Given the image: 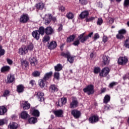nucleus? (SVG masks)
<instances>
[{
  "label": "nucleus",
  "instance_id": "obj_49",
  "mask_svg": "<svg viewBox=\"0 0 129 129\" xmlns=\"http://www.w3.org/2000/svg\"><path fill=\"white\" fill-rule=\"evenodd\" d=\"M84 35H85V32L81 34L79 36V39L80 40L81 43H85V42H82V40L84 38Z\"/></svg>",
  "mask_w": 129,
  "mask_h": 129
},
{
  "label": "nucleus",
  "instance_id": "obj_56",
  "mask_svg": "<svg viewBox=\"0 0 129 129\" xmlns=\"http://www.w3.org/2000/svg\"><path fill=\"white\" fill-rule=\"evenodd\" d=\"M79 2L81 4V5H87V0H79Z\"/></svg>",
  "mask_w": 129,
  "mask_h": 129
},
{
  "label": "nucleus",
  "instance_id": "obj_58",
  "mask_svg": "<svg viewBox=\"0 0 129 129\" xmlns=\"http://www.w3.org/2000/svg\"><path fill=\"white\" fill-rule=\"evenodd\" d=\"M115 85H117V82H112L109 84V87H113V86H115Z\"/></svg>",
  "mask_w": 129,
  "mask_h": 129
},
{
  "label": "nucleus",
  "instance_id": "obj_55",
  "mask_svg": "<svg viewBox=\"0 0 129 129\" xmlns=\"http://www.w3.org/2000/svg\"><path fill=\"white\" fill-rule=\"evenodd\" d=\"M123 5L125 8L129 7V0H124Z\"/></svg>",
  "mask_w": 129,
  "mask_h": 129
},
{
  "label": "nucleus",
  "instance_id": "obj_33",
  "mask_svg": "<svg viewBox=\"0 0 129 129\" xmlns=\"http://www.w3.org/2000/svg\"><path fill=\"white\" fill-rule=\"evenodd\" d=\"M109 101H110V96L108 95H105L103 99L104 103H108Z\"/></svg>",
  "mask_w": 129,
  "mask_h": 129
},
{
  "label": "nucleus",
  "instance_id": "obj_46",
  "mask_svg": "<svg viewBox=\"0 0 129 129\" xmlns=\"http://www.w3.org/2000/svg\"><path fill=\"white\" fill-rule=\"evenodd\" d=\"M53 76L55 79L58 80V79L60 78V73H59V72H55L54 73Z\"/></svg>",
  "mask_w": 129,
  "mask_h": 129
},
{
  "label": "nucleus",
  "instance_id": "obj_2",
  "mask_svg": "<svg viewBox=\"0 0 129 129\" xmlns=\"http://www.w3.org/2000/svg\"><path fill=\"white\" fill-rule=\"evenodd\" d=\"M128 61V59H127V57L121 56L118 59V64H119V65H125Z\"/></svg>",
  "mask_w": 129,
  "mask_h": 129
},
{
  "label": "nucleus",
  "instance_id": "obj_15",
  "mask_svg": "<svg viewBox=\"0 0 129 129\" xmlns=\"http://www.w3.org/2000/svg\"><path fill=\"white\" fill-rule=\"evenodd\" d=\"M30 113H31L32 115H33V116H40V112L37 109H32V110L30 111Z\"/></svg>",
  "mask_w": 129,
  "mask_h": 129
},
{
  "label": "nucleus",
  "instance_id": "obj_29",
  "mask_svg": "<svg viewBox=\"0 0 129 129\" xmlns=\"http://www.w3.org/2000/svg\"><path fill=\"white\" fill-rule=\"evenodd\" d=\"M93 35V32L90 33L88 35L84 36V38L82 40V42H86L89 38H91Z\"/></svg>",
  "mask_w": 129,
  "mask_h": 129
},
{
  "label": "nucleus",
  "instance_id": "obj_48",
  "mask_svg": "<svg viewBox=\"0 0 129 129\" xmlns=\"http://www.w3.org/2000/svg\"><path fill=\"white\" fill-rule=\"evenodd\" d=\"M100 73V68L99 67H95L94 69V73L95 74H98Z\"/></svg>",
  "mask_w": 129,
  "mask_h": 129
},
{
  "label": "nucleus",
  "instance_id": "obj_4",
  "mask_svg": "<svg viewBox=\"0 0 129 129\" xmlns=\"http://www.w3.org/2000/svg\"><path fill=\"white\" fill-rule=\"evenodd\" d=\"M89 120L91 123H95L99 120V117L96 115H94L89 118Z\"/></svg>",
  "mask_w": 129,
  "mask_h": 129
},
{
  "label": "nucleus",
  "instance_id": "obj_1",
  "mask_svg": "<svg viewBox=\"0 0 129 129\" xmlns=\"http://www.w3.org/2000/svg\"><path fill=\"white\" fill-rule=\"evenodd\" d=\"M84 92L87 93L88 95L94 93V86L93 85H89L83 89Z\"/></svg>",
  "mask_w": 129,
  "mask_h": 129
},
{
  "label": "nucleus",
  "instance_id": "obj_30",
  "mask_svg": "<svg viewBox=\"0 0 129 129\" xmlns=\"http://www.w3.org/2000/svg\"><path fill=\"white\" fill-rule=\"evenodd\" d=\"M7 80L9 83H12L15 81V76L12 75H9L8 76Z\"/></svg>",
  "mask_w": 129,
  "mask_h": 129
},
{
  "label": "nucleus",
  "instance_id": "obj_13",
  "mask_svg": "<svg viewBox=\"0 0 129 129\" xmlns=\"http://www.w3.org/2000/svg\"><path fill=\"white\" fill-rule=\"evenodd\" d=\"M78 106V102L76 100H73L70 104V108H75Z\"/></svg>",
  "mask_w": 129,
  "mask_h": 129
},
{
  "label": "nucleus",
  "instance_id": "obj_11",
  "mask_svg": "<svg viewBox=\"0 0 129 129\" xmlns=\"http://www.w3.org/2000/svg\"><path fill=\"white\" fill-rule=\"evenodd\" d=\"M89 16V12H88V11H85L84 12H82L80 14V19H86L87 17Z\"/></svg>",
  "mask_w": 129,
  "mask_h": 129
},
{
  "label": "nucleus",
  "instance_id": "obj_36",
  "mask_svg": "<svg viewBox=\"0 0 129 129\" xmlns=\"http://www.w3.org/2000/svg\"><path fill=\"white\" fill-rule=\"evenodd\" d=\"M62 68L63 67L61 66V64L58 63L54 67V70L55 71H61Z\"/></svg>",
  "mask_w": 129,
  "mask_h": 129
},
{
  "label": "nucleus",
  "instance_id": "obj_20",
  "mask_svg": "<svg viewBox=\"0 0 129 129\" xmlns=\"http://www.w3.org/2000/svg\"><path fill=\"white\" fill-rule=\"evenodd\" d=\"M8 111L7 107L5 106H0V115H4V114Z\"/></svg>",
  "mask_w": 129,
  "mask_h": 129
},
{
  "label": "nucleus",
  "instance_id": "obj_31",
  "mask_svg": "<svg viewBox=\"0 0 129 129\" xmlns=\"http://www.w3.org/2000/svg\"><path fill=\"white\" fill-rule=\"evenodd\" d=\"M29 61L32 66H35L36 64H37V59L35 57L29 58Z\"/></svg>",
  "mask_w": 129,
  "mask_h": 129
},
{
  "label": "nucleus",
  "instance_id": "obj_24",
  "mask_svg": "<svg viewBox=\"0 0 129 129\" xmlns=\"http://www.w3.org/2000/svg\"><path fill=\"white\" fill-rule=\"evenodd\" d=\"M18 126V123L13 122L12 123H10L8 127L11 129H17Z\"/></svg>",
  "mask_w": 129,
  "mask_h": 129
},
{
  "label": "nucleus",
  "instance_id": "obj_16",
  "mask_svg": "<svg viewBox=\"0 0 129 129\" xmlns=\"http://www.w3.org/2000/svg\"><path fill=\"white\" fill-rule=\"evenodd\" d=\"M27 48L25 47H21L19 49V54L20 55H25V54H27L28 53V49H27Z\"/></svg>",
  "mask_w": 129,
  "mask_h": 129
},
{
  "label": "nucleus",
  "instance_id": "obj_42",
  "mask_svg": "<svg viewBox=\"0 0 129 129\" xmlns=\"http://www.w3.org/2000/svg\"><path fill=\"white\" fill-rule=\"evenodd\" d=\"M5 53L6 51H5V49H3V47L2 46V45H0V57H2V56H4Z\"/></svg>",
  "mask_w": 129,
  "mask_h": 129
},
{
  "label": "nucleus",
  "instance_id": "obj_39",
  "mask_svg": "<svg viewBox=\"0 0 129 129\" xmlns=\"http://www.w3.org/2000/svg\"><path fill=\"white\" fill-rule=\"evenodd\" d=\"M95 20V17H91L89 18H86L85 21L87 23H89V22H92V21H94Z\"/></svg>",
  "mask_w": 129,
  "mask_h": 129
},
{
  "label": "nucleus",
  "instance_id": "obj_62",
  "mask_svg": "<svg viewBox=\"0 0 129 129\" xmlns=\"http://www.w3.org/2000/svg\"><path fill=\"white\" fill-rule=\"evenodd\" d=\"M62 29H63V26L62 25V24H60L58 26V28L57 30L58 32H60V31H62Z\"/></svg>",
  "mask_w": 129,
  "mask_h": 129
},
{
  "label": "nucleus",
  "instance_id": "obj_52",
  "mask_svg": "<svg viewBox=\"0 0 129 129\" xmlns=\"http://www.w3.org/2000/svg\"><path fill=\"white\" fill-rule=\"evenodd\" d=\"M80 44V41L78 39L76 40L73 43V45L74 46H78Z\"/></svg>",
  "mask_w": 129,
  "mask_h": 129
},
{
  "label": "nucleus",
  "instance_id": "obj_64",
  "mask_svg": "<svg viewBox=\"0 0 129 129\" xmlns=\"http://www.w3.org/2000/svg\"><path fill=\"white\" fill-rule=\"evenodd\" d=\"M59 11H61V12H64L65 11V7L63 6H60L59 7Z\"/></svg>",
  "mask_w": 129,
  "mask_h": 129
},
{
  "label": "nucleus",
  "instance_id": "obj_21",
  "mask_svg": "<svg viewBox=\"0 0 129 129\" xmlns=\"http://www.w3.org/2000/svg\"><path fill=\"white\" fill-rule=\"evenodd\" d=\"M32 35L36 40L40 39V33L39 34L38 30L34 31L32 33Z\"/></svg>",
  "mask_w": 129,
  "mask_h": 129
},
{
  "label": "nucleus",
  "instance_id": "obj_12",
  "mask_svg": "<svg viewBox=\"0 0 129 129\" xmlns=\"http://www.w3.org/2000/svg\"><path fill=\"white\" fill-rule=\"evenodd\" d=\"M44 21L45 25L48 26L51 23V14L46 15Z\"/></svg>",
  "mask_w": 129,
  "mask_h": 129
},
{
  "label": "nucleus",
  "instance_id": "obj_45",
  "mask_svg": "<svg viewBox=\"0 0 129 129\" xmlns=\"http://www.w3.org/2000/svg\"><path fill=\"white\" fill-rule=\"evenodd\" d=\"M124 46L125 48H129V38H127L124 41Z\"/></svg>",
  "mask_w": 129,
  "mask_h": 129
},
{
  "label": "nucleus",
  "instance_id": "obj_5",
  "mask_svg": "<svg viewBox=\"0 0 129 129\" xmlns=\"http://www.w3.org/2000/svg\"><path fill=\"white\" fill-rule=\"evenodd\" d=\"M53 113L56 117H63V114L64 112L61 109L54 110Z\"/></svg>",
  "mask_w": 129,
  "mask_h": 129
},
{
  "label": "nucleus",
  "instance_id": "obj_19",
  "mask_svg": "<svg viewBox=\"0 0 129 129\" xmlns=\"http://www.w3.org/2000/svg\"><path fill=\"white\" fill-rule=\"evenodd\" d=\"M44 93L43 92H38L37 93V97L38 98L39 101L42 102V101H44Z\"/></svg>",
  "mask_w": 129,
  "mask_h": 129
},
{
  "label": "nucleus",
  "instance_id": "obj_27",
  "mask_svg": "<svg viewBox=\"0 0 129 129\" xmlns=\"http://www.w3.org/2000/svg\"><path fill=\"white\" fill-rule=\"evenodd\" d=\"M103 63L104 64V65L108 64V63H109V57L108 56L104 55L103 56Z\"/></svg>",
  "mask_w": 129,
  "mask_h": 129
},
{
  "label": "nucleus",
  "instance_id": "obj_25",
  "mask_svg": "<svg viewBox=\"0 0 129 129\" xmlns=\"http://www.w3.org/2000/svg\"><path fill=\"white\" fill-rule=\"evenodd\" d=\"M21 117L23 119H26V118H28V117H29V114H28L27 111H22L21 113Z\"/></svg>",
  "mask_w": 129,
  "mask_h": 129
},
{
  "label": "nucleus",
  "instance_id": "obj_32",
  "mask_svg": "<svg viewBox=\"0 0 129 129\" xmlns=\"http://www.w3.org/2000/svg\"><path fill=\"white\" fill-rule=\"evenodd\" d=\"M28 121L29 123H31V124H34L36 123L38 120H37V118L32 117L29 119Z\"/></svg>",
  "mask_w": 129,
  "mask_h": 129
},
{
  "label": "nucleus",
  "instance_id": "obj_60",
  "mask_svg": "<svg viewBox=\"0 0 129 129\" xmlns=\"http://www.w3.org/2000/svg\"><path fill=\"white\" fill-rule=\"evenodd\" d=\"M126 100V98H125V96H124L121 99V103H122V104H124V102H125Z\"/></svg>",
  "mask_w": 129,
  "mask_h": 129
},
{
  "label": "nucleus",
  "instance_id": "obj_44",
  "mask_svg": "<svg viewBox=\"0 0 129 129\" xmlns=\"http://www.w3.org/2000/svg\"><path fill=\"white\" fill-rule=\"evenodd\" d=\"M48 41H50V36H49L48 35H45L43 38V42L46 43V42H48Z\"/></svg>",
  "mask_w": 129,
  "mask_h": 129
},
{
  "label": "nucleus",
  "instance_id": "obj_17",
  "mask_svg": "<svg viewBox=\"0 0 129 129\" xmlns=\"http://www.w3.org/2000/svg\"><path fill=\"white\" fill-rule=\"evenodd\" d=\"M35 7L38 10H43L45 8V4L43 2H40L36 4Z\"/></svg>",
  "mask_w": 129,
  "mask_h": 129
},
{
  "label": "nucleus",
  "instance_id": "obj_57",
  "mask_svg": "<svg viewBox=\"0 0 129 129\" xmlns=\"http://www.w3.org/2000/svg\"><path fill=\"white\" fill-rule=\"evenodd\" d=\"M118 33H119L121 35H124V34L126 33V30H125V29H121L118 31Z\"/></svg>",
  "mask_w": 129,
  "mask_h": 129
},
{
  "label": "nucleus",
  "instance_id": "obj_26",
  "mask_svg": "<svg viewBox=\"0 0 129 129\" xmlns=\"http://www.w3.org/2000/svg\"><path fill=\"white\" fill-rule=\"evenodd\" d=\"M67 102V99L66 98H62L61 100L58 101V106H62Z\"/></svg>",
  "mask_w": 129,
  "mask_h": 129
},
{
  "label": "nucleus",
  "instance_id": "obj_38",
  "mask_svg": "<svg viewBox=\"0 0 129 129\" xmlns=\"http://www.w3.org/2000/svg\"><path fill=\"white\" fill-rule=\"evenodd\" d=\"M66 17L69 20H72V19L74 18V15L72 13L69 12V13H67Z\"/></svg>",
  "mask_w": 129,
  "mask_h": 129
},
{
  "label": "nucleus",
  "instance_id": "obj_9",
  "mask_svg": "<svg viewBox=\"0 0 129 129\" xmlns=\"http://www.w3.org/2000/svg\"><path fill=\"white\" fill-rule=\"evenodd\" d=\"M49 91L51 93H55L58 91V88L57 86L54 84H52L49 86Z\"/></svg>",
  "mask_w": 129,
  "mask_h": 129
},
{
  "label": "nucleus",
  "instance_id": "obj_22",
  "mask_svg": "<svg viewBox=\"0 0 129 129\" xmlns=\"http://www.w3.org/2000/svg\"><path fill=\"white\" fill-rule=\"evenodd\" d=\"M25 87L23 85H19L17 86V91L18 93H22L24 92Z\"/></svg>",
  "mask_w": 129,
  "mask_h": 129
},
{
  "label": "nucleus",
  "instance_id": "obj_47",
  "mask_svg": "<svg viewBox=\"0 0 129 129\" xmlns=\"http://www.w3.org/2000/svg\"><path fill=\"white\" fill-rule=\"evenodd\" d=\"M6 122H8L7 118L0 119V125H4Z\"/></svg>",
  "mask_w": 129,
  "mask_h": 129
},
{
  "label": "nucleus",
  "instance_id": "obj_10",
  "mask_svg": "<svg viewBox=\"0 0 129 129\" xmlns=\"http://www.w3.org/2000/svg\"><path fill=\"white\" fill-rule=\"evenodd\" d=\"M45 33L46 35H52L54 34V29L50 26L47 27L45 29Z\"/></svg>",
  "mask_w": 129,
  "mask_h": 129
},
{
  "label": "nucleus",
  "instance_id": "obj_54",
  "mask_svg": "<svg viewBox=\"0 0 129 129\" xmlns=\"http://www.w3.org/2000/svg\"><path fill=\"white\" fill-rule=\"evenodd\" d=\"M32 75L34 76V77H38L40 75V72L35 71L32 73Z\"/></svg>",
  "mask_w": 129,
  "mask_h": 129
},
{
  "label": "nucleus",
  "instance_id": "obj_51",
  "mask_svg": "<svg viewBox=\"0 0 129 129\" xmlns=\"http://www.w3.org/2000/svg\"><path fill=\"white\" fill-rule=\"evenodd\" d=\"M116 37L117 39H119V40H121V39H123L124 38L123 35L121 34L119 32H118V34L116 35Z\"/></svg>",
  "mask_w": 129,
  "mask_h": 129
},
{
  "label": "nucleus",
  "instance_id": "obj_35",
  "mask_svg": "<svg viewBox=\"0 0 129 129\" xmlns=\"http://www.w3.org/2000/svg\"><path fill=\"white\" fill-rule=\"evenodd\" d=\"M70 55L71 54H70V52H69V51H67L66 52H62L60 54V56H62V57H64V58H68V57L70 56Z\"/></svg>",
  "mask_w": 129,
  "mask_h": 129
},
{
  "label": "nucleus",
  "instance_id": "obj_61",
  "mask_svg": "<svg viewBox=\"0 0 129 129\" xmlns=\"http://www.w3.org/2000/svg\"><path fill=\"white\" fill-rule=\"evenodd\" d=\"M97 39H99V34L96 33L94 36V40H97Z\"/></svg>",
  "mask_w": 129,
  "mask_h": 129
},
{
  "label": "nucleus",
  "instance_id": "obj_59",
  "mask_svg": "<svg viewBox=\"0 0 129 129\" xmlns=\"http://www.w3.org/2000/svg\"><path fill=\"white\" fill-rule=\"evenodd\" d=\"M102 40H103V42L104 43H106V42H107V40H108L107 36L104 35L103 37Z\"/></svg>",
  "mask_w": 129,
  "mask_h": 129
},
{
  "label": "nucleus",
  "instance_id": "obj_3",
  "mask_svg": "<svg viewBox=\"0 0 129 129\" xmlns=\"http://www.w3.org/2000/svg\"><path fill=\"white\" fill-rule=\"evenodd\" d=\"M110 71V70H109V68L107 67L104 68L99 73V75L100 77H106V76H107V75H108Z\"/></svg>",
  "mask_w": 129,
  "mask_h": 129
},
{
  "label": "nucleus",
  "instance_id": "obj_43",
  "mask_svg": "<svg viewBox=\"0 0 129 129\" xmlns=\"http://www.w3.org/2000/svg\"><path fill=\"white\" fill-rule=\"evenodd\" d=\"M67 60L70 62V63H72L74 62V57L72 56L71 54L67 58Z\"/></svg>",
  "mask_w": 129,
  "mask_h": 129
},
{
  "label": "nucleus",
  "instance_id": "obj_63",
  "mask_svg": "<svg viewBox=\"0 0 129 129\" xmlns=\"http://www.w3.org/2000/svg\"><path fill=\"white\" fill-rule=\"evenodd\" d=\"M7 63H8V64H9V65H12V64H13V60H12L10 58H8L7 59Z\"/></svg>",
  "mask_w": 129,
  "mask_h": 129
},
{
  "label": "nucleus",
  "instance_id": "obj_40",
  "mask_svg": "<svg viewBox=\"0 0 129 129\" xmlns=\"http://www.w3.org/2000/svg\"><path fill=\"white\" fill-rule=\"evenodd\" d=\"M27 49V51H32L34 49V45H33L32 43H30V44L27 46H25Z\"/></svg>",
  "mask_w": 129,
  "mask_h": 129
},
{
  "label": "nucleus",
  "instance_id": "obj_6",
  "mask_svg": "<svg viewBox=\"0 0 129 129\" xmlns=\"http://www.w3.org/2000/svg\"><path fill=\"white\" fill-rule=\"evenodd\" d=\"M71 114L73 115L75 118H79V117H80V115H81V112H80V111L76 109L72 110Z\"/></svg>",
  "mask_w": 129,
  "mask_h": 129
},
{
  "label": "nucleus",
  "instance_id": "obj_7",
  "mask_svg": "<svg viewBox=\"0 0 129 129\" xmlns=\"http://www.w3.org/2000/svg\"><path fill=\"white\" fill-rule=\"evenodd\" d=\"M28 21H29V16H28V14H23L21 15L20 19V23H27Z\"/></svg>",
  "mask_w": 129,
  "mask_h": 129
},
{
  "label": "nucleus",
  "instance_id": "obj_41",
  "mask_svg": "<svg viewBox=\"0 0 129 129\" xmlns=\"http://www.w3.org/2000/svg\"><path fill=\"white\" fill-rule=\"evenodd\" d=\"M103 23V20H102V18H98L97 21V25L98 26H101Z\"/></svg>",
  "mask_w": 129,
  "mask_h": 129
},
{
  "label": "nucleus",
  "instance_id": "obj_28",
  "mask_svg": "<svg viewBox=\"0 0 129 129\" xmlns=\"http://www.w3.org/2000/svg\"><path fill=\"white\" fill-rule=\"evenodd\" d=\"M46 84H47V81L44 80V79L40 80L39 82V85L41 88L45 87Z\"/></svg>",
  "mask_w": 129,
  "mask_h": 129
},
{
  "label": "nucleus",
  "instance_id": "obj_23",
  "mask_svg": "<svg viewBox=\"0 0 129 129\" xmlns=\"http://www.w3.org/2000/svg\"><path fill=\"white\" fill-rule=\"evenodd\" d=\"M52 74H53V73L52 72H50L49 73H47L44 75L43 79L44 80H45V81H47V80H48L50 78V77H51V76H52Z\"/></svg>",
  "mask_w": 129,
  "mask_h": 129
},
{
  "label": "nucleus",
  "instance_id": "obj_8",
  "mask_svg": "<svg viewBox=\"0 0 129 129\" xmlns=\"http://www.w3.org/2000/svg\"><path fill=\"white\" fill-rule=\"evenodd\" d=\"M21 106L24 110H26L30 108L31 104H30L28 101H23L21 104Z\"/></svg>",
  "mask_w": 129,
  "mask_h": 129
},
{
  "label": "nucleus",
  "instance_id": "obj_53",
  "mask_svg": "<svg viewBox=\"0 0 129 129\" xmlns=\"http://www.w3.org/2000/svg\"><path fill=\"white\" fill-rule=\"evenodd\" d=\"M9 95H10V91L8 90H5L3 93V96L4 97H7V96H9Z\"/></svg>",
  "mask_w": 129,
  "mask_h": 129
},
{
  "label": "nucleus",
  "instance_id": "obj_50",
  "mask_svg": "<svg viewBox=\"0 0 129 129\" xmlns=\"http://www.w3.org/2000/svg\"><path fill=\"white\" fill-rule=\"evenodd\" d=\"M21 65H22V66L24 67H28V66L29 65V62L27 61V60H23L21 62Z\"/></svg>",
  "mask_w": 129,
  "mask_h": 129
},
{
  "label": "nucleus",
  "instance_id": "obj_18",
  "mask_svg": "<svg viewBox=\"0 0 129 129\" xmlns=\"http://www.w3.org/2000/svg\"><path fill=\"white\" fill-rule=\"evenodd\" d=\"M56 47H57V42H56V41H51L48 45V49L53 50V49H55Z\"/></svg>",
  "mask_w": 129,
  "mask_h": 129
},
{
  "label": "nucleus",
  "instance_id": "obj_37",
  "mask_svg": "<svg viewBox=\"0 0 129 129\" xmlns=\"http://www.w3.org/2000/svg\"><path fill=\"white\" fill-rule=\"evenodd\" d=\"M37 31L40 35H42V36H43V35H44V33H45V28H44L43 27L41 26L39 27L38 30Z\"/></svg>",
  "mask_w": 129,
  "mask_h": 129
},
{
  "label": "nucleus",
  "instance_id": "obj_34",
  "mask_svg": "<svg viewBox=\"0 0 129 129\" xmlns=\"http://www.w3.org/2000/svg\"><path fill=\"white\" fill-rule=\"evenodd\" d=\"M75 38H76V36L75 35H72L67 38V41L68 42V43L73 42V41H74V39H75Z\"/></svg>",
  "mask_w": 129,
  "mask_h": 129
},
{
  "label": "nucleus",
  "instance_id": "obj_14",
  "mask_svg": "<svg viewBox=\"0 0 129 129\" xmlns=\"http://www.w3.org/2000/svg\"><path fill=\"white\" fill-rule=\"evenodd\" d=\"M10 70L11 67L8 66H5L1 68V72L2 73H5V72H10Z\"/></svg>",
  "mask_w": 129,
  "mask_h": 129
}]
</instances>
